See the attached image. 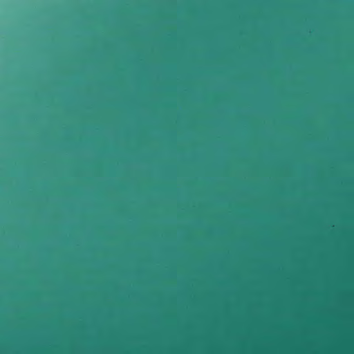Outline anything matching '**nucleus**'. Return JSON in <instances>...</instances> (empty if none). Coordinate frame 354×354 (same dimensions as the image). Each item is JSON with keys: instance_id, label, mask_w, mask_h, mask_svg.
Segmentation results:
<instances>
[{"instance_id": "f257e3e1", "label": "nucleus", "mask_w": 354, "mask_h": 354, "mask_svg": "<svg viewBox=\"0 0 354 354\" xmlns=\"http://www.w3.org/2000/svg\"><path fill=\"white\" fill-rule=\"evenodd\" d=\"M242 183H243V185L248 184V180H243Z\"/></svg>"}]
</instances>
